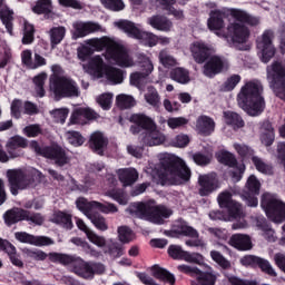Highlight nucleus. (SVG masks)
Wrapping results in <instances>:
<instances>
[{"mask_svg": "<svg viewBox=\"0 0 285 285\" xmlns=\"http://www.w3.org/2000/svg\"><path fill=\"white\" fill-rule=\"evenodd\" d=\"M264 87L262 82L257 80H250L246 82L237 95V101L239 108L244 110L249 117H259L266 108V101L264 100Z\"/></svg>", "mask_w": 285, "mask_h": 285, "instance_id": "1", "label": "nucleus"}, {"mask_svg": "<svg viewBox=\"0 0 285 285\" xmlns=\"http://www.w3.org/2000/svg\"><path fill=\"white\" fill-rule=\"evenodd\" d=\"M126 213L131 215V217H138L139 219H145V222H150L151 224H157L161 226L165 219H168L173 215V210L164 205H157L155 200H149L147 203H132L126 209Z\"/></svg>", "mask_w": 285, "mask_h": 285, "instance_id": "2", "label": "nucleus"}, {"mask_svg": "<svg viewBox=\"0 0 285 285\" xmlns=\"http://www.w3.org/2000/svg\"><path fill=\"white\" fill-rule=\"evenodd\" d=\"M129 121L130 124H135L129 128L131 135H139L142 130H146V137H148L150 141L145 138L144 144L159 146V144L164 141V139H161V134L157 130V124L146 114H132L129 117Z\"/></svg>", "mask_w": 285, "mask_h": 285, "instance_id": "3", "label": "nucleus"}, {"mask_svg": "<svg viewBox=\"0 0 285 285\" xmlns=\"http://www.w3.org/2000/svg\"><path fill=\"white\" fill-rule=\"evenodd\" d=\"M163 173L159 179H190L193 173L184 159L166 155L160 160Z\"/></svg>", "mask_w": 285, "mask_h": 285, "instance_id": "4", "label": "nucleus"}, {"mask_svg": "<svg viewBox=\"0 0 285 285\" xmlns=\"http://www.w3.org/2000/svg\"><path fill=\"white\" fill-rule=\"evenodd\" d=\"M29 147L39 157H45V159H51L55 161L56 166L63 167L70 164V157H68L66 149L58 144L41 147L39 141L31 140Z\"/></svg>", "mask_w": 285, "mask_h": 285, "instance_id": "5", "label": "nucleus"}, {"mask_svg": "<svg viewBox=\"0 0 285 285\" xmlns=\"http://www.w3.org/2000/svg\"><path fill=\"white\" fill-rule=\"evenodd\" d=\"M261 206L265 210L268 219L275 224H282L285 220V203L277 195L271 193L263 194Z\"/></svg>", "mask_w": 285, "mask_h": 285, "instance_id": "6", "label": "nucleus"}, {"mask_svg": "<svg viewBox=\"0 0 285 285\" xmlns=\"http://www.w3.org/2000/svg\"><path fill=\"white\" fill-rule=\"evenodd\" d=\"M218 204L222 208H227L229 216H224L222 212L209 213L210 219H223L224 222H230V219H239L243 217L242 205L232 199V195L228 191H223L218 195Z\"/></svg>", "mask_w": 285, "mask_h": 285, "instance_id": "7", "label": "nucleus"}, {"mask_svg": "<svg viewBox=\"0 0 285 285\" xmlns=\"http://www.w3.org/2000/svg\"><path fill=\"white\" fill-rule=\"evenodd\" d=\"M117 28L119 30H124L128 37H132L134 39H139L149 48H155L157 43H159V38L151 32L141 31L132 21L129 20H120L116 22Z\"/></svg>", "mask_w": 285, "mask_h": 285, "instance_id": "8", "label": "nucleus"}, {"mask_svg": "<svg viewBox=\"0 0 285 285\" xmlns=\"http://www.w3.org/2000/svg\"><path fill=\"white\" fill-rule=\"evenodd\" d=\"M267 79H269L271 88H273L276 97L285 101V67L279 61H274L267 68Z\"/></svg>", "mask_w": 285, "mask_h": 285, "instance_id": "9", "label": "nucleus"}, {"mask_svg": "<svg viewBox=\"0 0 285 285\" xmlns=\"http://www.w3.org/2000/svg\"><path fill=\"white\" fill-rule=\"evenodd\" d=\"M216 159L223 166L234 169L232 171V177L234 179H242V177H244V173H246V165L244 163L239 164L235 154L223 149L216 154Z\"/></svg>", "mask_w": 285, "mask_h": 285, "instance_id": "10", "label": "nucleus"}, {"mask_svg": "<svg viewBox=\"0 0 285 285\" xmlns=\"http://www.w3.org/2000/svg\"><path fill=\"white\" fill-rule=\"evenodd\" d=\"M178 271L196 277L193 285H215V282H217V276L213 274V268L208 265L206 266V272H202L199 268L190 267L188 265H179Z\"/></svg>", "mask_w": 285, "mask_h": 285, "instance_id": "11", "label": "nucleus"}, {"mask_svg": "<svg viewBox=\"0 0 285 285\" xmlns=\"http://www.w3.org/2000/svg\"><path fill=\"white\" fill-rule=\"evenodd\" d=\"M275 38V32L268 29L265 30L262 35V39L257 42V48L261 51V60L263 63H268L271 59L275 57V45H273V39Z\"/></svg>", "mask_w": 285, "mask_h": 285, "instance_id": "12", "label": "nucleus"}, {"mask_svg": "<svg viewBox=\"0 0 285 285\" xmlns=\"http://www.w3.org/2000/svg\"><path fill=\"white\" fill-rule=\"evenodd\" d=\"M174 232L177 233L178 235H184L185 237L191 238L186 240L185 243L186 246L200 247V248H204V246H206V243L204 242V239L199 238V233L197 232V229L193 228L187 223L178 222L174 226Z\"/></svg>", "mask_w": 285, "mask_h": 285, "instance_id": "13", "label": "nucleus"}, {"mask_svg": "<svg viewBox=\"0 0 285 285\" xmlns=\"http://www.w3.org/2000/svg\"><path fill=\"white\" fill-rule=\"evenodd\" d=\"M107 55L109 59L115 61L116 66H119L120 68H130V66H132L130 57L128 56V51H126V48H124V46L117 42H114V45H111Z\"/></svg>", "mask_w": 285, "mask_h": 285, "instance_id": "14", "label": "nucleus"}, {"mask_svg": "<svg viewBox=\"0 0 285 285\" xmlns=\"http://www.w3.org/2000/svg\"><path fill=\"white\" fill-rule=\"evenodd\" d=\"M73 30L71 31V39L77 41V39H83V37H88V35H92V32H99L101 30V26L97 22H82L77 21L72 24Z\"/></svg>", "mask_w": 285, "mask_h": 285, "instance_id": "15", "label": "nucleus"}, {"mask_svg": "<svg viewBox=\"0 0 285 285\" xmlns=\"http://www.w3.org/2000/svg\"><path fill=\"white\" fill-rule=\"evenodd\" d=\"M224 68H226L224 58L220 56H212L203 67V75L208 77V79H214V77L224 72Z\"/></svg>", "mask_w": 285, "mask_h": 285, "instance_id": "16", "label": "nucleus"}, {"mask_svg": "<svg viewBox=\"0 0 285 285\" xmlns=\"http://www.w3.org/2000/svg\"><path fill=\"white\" fill-rule=\"evenodd\" d=\"M259 188H262V184L259 183V180H247L243 193V199H245L247 206L252 208H256V206H258L259 200H257V195H259Z\"/></svg>", "mask_w": 285, "mask_h": 285, "instance_id": "17", "label": "nucleus"}, {"mask_svg": "<svg viewBox=\"0 0 285 285\" xmlns=\"http://www.w3.org/2000/svg\"><path fill=\"white\" fill-rule=\"evenodd\" d=\"M6 148L11 159L23 157V149L28 148V139L19 135L12 136L7 141Z\"/></svg>", "mask_w": 285, "mask_h": 285, "instance_id": "18", "label": "nucleus"}, {"mask_svg": "<svg viewBox=\"0 0 285 285\" xmlns=\"http://www.w3.org/2000/svg\"><path fill=\"white\" fill-rule=\"evenodd\" d=\"M14 237L21 244H30L31 246H52L55 240L48 236H35L32 234H28L26 232H17Z\"/></svg>", "mask_w": 285, "mask_h": 285, "instance_id": "19", "label": "nucleus"}, {"mask_svg": "<svg viewBox=\"0 0 285 285\" xmlns=\"http://www.w3.org/2000/svg\"><path fill=\"white\" fill-rule=\"evenodd\" d=\"M227 35L234 43H246L250 37V30L245 24L234 22L227 27Z\"/></svg>", "mask_w": 285, "mask_h": 285, "instance_id": "20", "label": "nucleus"}, {"mask_svg": "<svg viewBox=\"0 0 285 285\" xmlns=\"http://www.w3.org/2000/svg\"><path fill=\"white\" fill-rule=\"evenodd\" d=\"M190 52L196 63H206V60L213 56V48L204 41H195L190 46Z\"/></svg>", "mask_w": 285, "mask_h": 285, "instance_id": "21", "label": "nucleus"}, {"mask_svg": "<svg viewBox=\"0 0 285 285\" xmlns=\"http://www.w3.org/2000/svg\"><path fill=\"white\" fill-rule=\"evenodd\" d=\"M230 17H233L235 21L249 26L250 28H257V26L262 23V18L259 16L250 14L240 9H232Z\"/></svg>", "mask_w": 285, "mask_h": 285, "instance_id": "22", "label": "nucleus"}, {"mask_svg": "<svg viewBox=\"0 0 285 285\" xmlns=\"http://www.w3.org/2000/svg\"><path fill=\"white\" fill-rule=\"evenodd\" d=\"M75 220L77 228H79V230H82V233L86 234L87 239L91 244H95V246H98V248H104V246H106V238L104 236H99L92 229L88 228V225H86L83 219L76 217Z\"/></svg>", "mask_w": 285, "mask_h": 285, "instance_id": "23", "label": "nucleus"}, {"mask_svg": "<svg viewBox=\"0 0 285 285\" xmlns=\"http://www.w3.org/2000/svg\"><path fill=\"white\" fill-rule=\"evenodd\" d=\"M89 148L92 153H96V155L104 156L106 148H108V138L100 131H95L89 138Z\"/></svg>", "mask_w": 285, "mask_h": 285, "instance_id": "24", "label": "nucleus"}, {"mask_svg": "<svg viewBox=\"0 0 285 285\" xmlns=\"http://www.w3.org/2000/svg\"><path fill=\"white\" fill-rule=\"evenodd\" d=\"M40 184L39 179H10L9 187L12 195H19V190H30L37 188Z\"/></svg>", "mask_w": 285, "mask_h": 285, "instance_id": "25", "label": "nucleus"}, {"mask_svg": "<svg viewBox=\"0 0 285 285\" xmlns=\"http://www.w3.org/2000/svg\"><path fill=\"white\" fill-rule=\"evenodd\" d=\"M142 68H145L144 71H136L130 75V83H131V86H135L136 88H141V86H144V81H146V79H148V76L155 69V67L153 66V62L150 60L145 62V65H142Z\"/></svg>", "mask_w": 285, "mask_h": 285, "instance_id": "26", "label": "nucleus"}, {"mask_svg": "<svg viewBox=\"0 0 285 285\" xmlns=\"http://www.w3.org/2000/svg\"><path fill=\"white\" fill-rule=\"evenodd\" d=\"M236 250H253V240L246 234H234L228 242Z\"/></svg>", "mask_w": 285, "mask_h": 285, "instance_id": "27", "label": "nucleus"}, {"mask_svg": "<svg viewBox=\"0 0 285 285\" xmlns=\"http://www.w3.org/2000/svg\"><path fill=\"white\" fill-rule=\"evenodd\" d=\"M224 19H226V12L218 9L212 10L207 20V27L212 31L222 30L225 26Z\"/></svg>", "mask_w": 285, "mask_h": 285, "instance_id": "28", "label": "nucleus"}, {"mask_svg": "<svg viewBox=\"0 0 285 285\" xmlns=\"http://www.w3.org/2000/svg\"><path fill=\"white\" fill-rule=\"evenodd\" d=\"M72 271L76 275H79V277H83V279H92L91 264L80 257L76 258Z\"/></svg>", "mask_w": 285, "mask_h": 285, "instance_id": "29", "label": "nucleus"}, {"mask_svg": "<svg viewBox=\"0 0 285 285\" xmlns=\"http://www.w3.org/2000/svg\"><path fill=\"white\" fill-rule=\"evenodd\" d=\"M148 23L160 32H170V28H173V22L164 16H153L148 18Z\"/></svg>", "mask_w": 285, "mask_h": 285, "instance_id": "30", "label": "nucleus"}, {"mask_svg": "<svg viewBox=\"0 0 285 285\" xmlns=\"http://www.w3.org/2000/svg\"><path fill=\"white\" fill-rule=\"evenodd\" d=\"M196 128L200 132V135L209 137V135H213V132H215V120H213V118L208 116H200L197 119Z\"/></svg>", "mask_w": 285, "mask_h": 285, "instance_id": "31", "label": "nucleus"}, {"mask_svg": "<svg viewBox=\"0 0 285 285\" xmlns=\"http://www.w3.org/2000/svg\"><path fill=\"white\" fill-rule=\"evenodd\" d=\"M88 46L90 48H94L97 52H101V50H106L107 55L110 52V48H112V45L115 41L108 37L102 38H92L87 41Z\"/></svg>", "mask_w": 285, "mask_h": 285, "instance_id": "32", "label": "nucleus"}, {"mask_svg": "<svg viewBox=\"0 0 285 285\" xmlns=\"http://www.w3.org/2000/svg\"><path fill=\"white\" fill-rule=\"evenodd\" d=\"M88 119V121H92V119H97V114L91 108H77L70 117L71 124H80L81 118Z\"/></svg>", "mask_w": 285, "mask_h": 285, "instance_id": "33", "label": "nucleus"}, {"mask_svg": "<svg viewBox=\"0 0 285 285\" xmlns=\"http://www.w3.org/2000/svg\"><path fill=\"white\" fill-rule=\"evenodd\" d=\"M169 77L173 81H176L177 83H190V71L183 67H176L171 69L169 72Z\"/></svg>", "mask_w": 285, "mask_h": 285, "instance_id": "34", "label": "nucleus"}, {"mask_svg": "<svg viewBox=\"0 0 285 285\" xmlns=\"http://www.w3.org/2000/svg\"><path fill=\"white\" fill-rule=\"evenodd\" d=\"M27 210L20 208H13L3 215L4 222L8 226H12V224H17L18 222L26 220Z\"/></svg>", "mask_w": 285, "mask_h": 285, "instance_id": "35", "label": "nucleus"}, {"mask_svg": "<svg viewBox=\"0 0 285 285\" xmlns=\"http://www.w3.org/2000/svg\"><path fill=\"white\" fill-rule=\"evenodd\" d=\"M199 184V195L206 197V195H210L214 190H217L222 187L219 180L217 179H200L198 180Z\"/></svg>", "mask_w": 285, "mask_h": 285, "instance_id": "36", "label": "nucleus"}, {"mask_svg": "<svg viewBox=\"0 0 285 285\" xmlns=\"http://www.w3.org/2000/svg\"><path fill=\"white\" fill-rule=\"evenodd\" d=\"M233 148L236 150L242 161H249V159L253 160V157H257L255 156V149L246 144L235 142Z\"/></svg>", "mask_w": 285, "mask_h": 285, "instance_id": "37", "label": "nucleus"}, {"mask_svg": "<svg viewBox=\"0 0 285 285\" xmlns=\"http://www.w3.org/2000/svg\"><path fill=\"white\" fill-rule=\"evenodd\" d=\"M151 275L160 282H166L167 284L175 285V275L168 272L166 268L154 266L151 267Z\"/></svg>", "mask_w": 285, "mask_h": 285, "instance_id": "38", "label": "nucleus"}, {"mask_svg": "<svg viewBox=\"0 0 285 285\" xmlns=\"http://www.w3.org/2000/svg\"><path fill=\"white\" fill-rule=\"evenodd\" d=\"M224 119L227 126H232L234 130L236 128H244L245 122L242 116L235 111H224Z\"/></svg>", "mask_w": 285, "mask_h": 285, "instance_id": "39", "label": "nucleus"}, {"mask_svg": "<svg viewBox=\"0 0 285 285\" xmlns=\"http://www.w3.org/2000/svg\"><path fill=\"white\" fill-rule=\"evenodd\" d=\"M50 37V43L51 48H56V46H59L66 38V27L59 26V27H52L49 31Z\"/></svg>", "mask_w": 285, "mask_h": 285, "instance_id": "40", "label": "nucleus"}, {"mask_svg": "<svg viewBox=\"0 0 285 285\" xmlns=\"http://www.w3.org/2000/svg\"><path fill=\"white\" fill-rule=\"evenodd\" d=\"M97 200L88 202V199L80 197L76 200V206L80 213L85 214V216L89 217L96 210Z\"/></svg>", "mask_w": 285, "mask_h": 285, "instance_id": "41", "label": "nucleus"}, {"mask_svg": "<svg viewBox=\"0 0 285 285\" xmlns=\"http://www.w3.org/2000/svg\"><path fill=\"white\" fill-rule=\"evenodd\" d=\"M51 90L53 91L55 97L63 99L66 90V77L56 76L51 80Z\"/></svg>", "mask_w": 285, "mask_h": 285, "instance_id": "42", "label": "nucleus"}, {"mask_svg": "<svg viewBox=\"0 0 285 285\" xmlns=\"http://www.w3.org/2000/svg\"><path fill=\"white\" fill-rule=\"evenodd\" d=\"M106 63H104V58L101 56H96L88 61V69L101 77L106 72Z\"/></svg>", "mask_w": 285, "mask_h": 285, "instance_id": "43", "label": "nucleus"}, {"mask_svg": "<svg viewBox=\"0 0 285 285\" xmlns=\"http://www.w3.org/2000/svg\"><path fill=\"white\" fill-rule=\"evenodd\" d=\"M105 76L111 83H122L124 81V71L115 67L107 66L105 68Z\"/></svg>", "mask_w": 285, "mask_h": 285, "instance_id": "44", "label": "nucleus"}, {"mask_svg": "<svg viewBox=\"0 0 285 285\" xmlns=\"http://www.w3.org/2000/svg\"><path fill=\"white\" fill-rule=\"evenodd\" d=\"M35 14H52V0H37L36 6L32 7Z\"/></svg>", "mask_w": 285, "mask_h": 285, "instance_id": "45", "label": "nucleus"}, {"mask_svg": "<svg viewBox=\"0 0 285 285\" xmlns=\"http://www.w3.org/2000/svg\"><path fill=\"white\" fill-rule=\"evenodd\" d=\"M87 218L91 222V224L97 228V230L106 232L108 230V223L106 218L99 213H92Z\"/></svg>", "mask_w": 285, "mask_h": 285, "instance_id": "46", "label": "nucleus"}, {"mask_svg": "<svg viewBox=\"0 0 285 285\" xmlns=\"http://www.w3.org/2000/svg\"><path fill=\"white\" fill-rule=\"evenodd\" d=\"M252 161H253L256 170H258V173H262L263 175H273L275 173L273 165L264 163V160H262V158H259L257 156L253 157Z\"/></svg>", "mask_w": 285, "mask_h": 285, "instance_id": "47", "label": "nucleus"}, {"mask_svg": "<svg viewBox=\"0 0 285 285\" xmlns=\"http://www.w3.org/2000/svg\"><path fill=\"white\" fill-rule=\"evenodd\" d=\"M116 104L121 110H128L129 108H135L137 102L132 96L121 94L116 97Z\"/></svg>", "mask_w": 285, "mask_h": 285, "instance_id": "48", "label": "nucleus"}, {"mask_svg": "<svg viewBox=\"0 0 285 285\" xmlns=\"http://www.w3.org/2000/svg\"><path fill=\"white\" fill-rule=\"evenodd\" d=\"M242 81V76L234 73L229 76L226 81L220 86L222 92H233L237 85Z\"/></svg>", "mask_w": 285, "mask_h": 285, "instance_id": "49", "label": "nucleus"}, {"mask_svg": "<svg viewBox=\"0 0 285 285\" xmlns=\"http://www.w3.org/2000/svg\"><path fill=\"white\" fill-rule=\"evenodd\" d=\"M68 97H79V87H77V82L75 80L65 78L63 99H66Z\"/></svg>", "mask_w": 285, "mask_h": 285, "instance_id": "50", "label": "nucleus"}, {"mask_svg": "<svg viewBox=\"0 0 285 285\" xmlns=\"http://www.w3.org/2000/svg\"><path fill=\"white\" fill-rule=\"evenodd\" d=\"M107 196L110 197L111 199H114V202H117V204H119L120 206H127L129 198L128 195L126 193H124V190L118 189V190H109L107 193Z\"/></svg>", "mask_w": 285, "mask_h": 285, "instance_id": "51", "label": "nucleus"}, {"mask_svg": "<svg viewBox=\"0 0 285 285\" xmlns=\"http://www.w3.org/2000/svg\"><path fill=\"white\" fill-rule=\"evenodd\" d=\"M118 239L122 244H129V242L135 239V233L128 226H120L118 227Z\"/></svg>", "mask_w": 285, "mask_h": 285, "instance_id": "52", "label": "nucleus"}, {"mask_svg": "<svg viewBox=\"0 0 285 285\" xmlns=\"http://www.w3.org/2000/svg\"><path fill=\"white\" fill-rule=\"evenodd\" d=\"M53 222L56 224H61L62 226H66V228H72V215L70 214L57 212L53 215Z\"/></svg>", "mask_w": 285, "mask_h": 285, "instance_id": "53", "label": "nucleus"}, {"mask_svg": "<svg viewBox=\"0 0 285 285\" xmlns=\"http://www.w3.org/2000/svg\"><path fill=\"white\" fill-rule=\"evenodd\" d=\"M33 41H35V26H32L30 22H24L22 43L23 46H30V43H32Z\"/></svg>", "mask_w": 285, "mask_h": 285, "instance_id": "54", "label": "nucleus"}, {"mask_svg": "<svg viewBox=\"0 0 285 285\" xmlns=\"http://www.w3.org/2000/svg\"><path fill=\"white\" fill-rule=\"evenodd\" d=\"M67 139H68V142L71 146H75L76 148H79V146H83V144L86 141V139L83 138L81 132L75 131V130L67 132Z\"/></svg>", "mask_w": 285, "mask_h": 285, "instance_id": "55", "label": "nucleus"}, {"mask_svg": "<svg viewBox=\"0 0 285 285\" xmlns=\"http://www.w3.org/2000/svg\"><path fill=\"white\" fill-rule=\"evenodd\" d=\"M116 173L118 175V179H139V171L132 167L120 168Z\"/></svg>", "mask_w": 285, "mask_h": 285, "instance_id": "56", "label": "nucleus"}, {"mask_svg": "<svg viewBox=\"0 0 285 285\" xmlns=\"http://www.w3.org/2000/svg\"><path fill=\"white\" fill-rule=\"evenodd\" d=\"M158 59L164 68H171L173 66H177V60L175 57L170 56V53H168L166 50H161L159 52Z\"/></svg>", "mask_w": 285, "mask_h": 285, "instance_id": "57", "label": "nucleus"}, {"mask_svg": "<svg viewBox=\"0 0 285 285\" xmlns=\"http://www.w3.org/2000/svg\"><path fill=\"white\" fill-rule=\"evenodd\" d=\"M94 206H96V210H100V213H104L105 215L119 213V208H117V205L112 203L102 204V203L96 202L94 203Z\"/></svg>", "mask_w": 285, "mask_h": 285, "instance_id": "58", "label": "nucleus"}, {"mask_svg": "<svg viewBox=\"0 0 285 285\" xmlns=\"http://www.w3.org/2000/svg\"><path fill=\"white\" fill-rule=\"evenodd\" d=\"M100 1L107 10H111L112 12H120V10H124V8H126V4H124L122 0H100Z\"/></svg>", "mask_w": 285, "mask_h": 285, "instance_id": "59", "label": "nucleus"}, {"mask_svg": "<svg viewBox=\"0 0 285 285\" xmlns=\"http://www.w3.org/2000/svg\"><path fill=\"white\" fill-rule=\"evenodd\" d=\"M257 266L261 268L263 273L269 275V277H277V272H275V268L273 267L271 262L259 257Z\"/></svg>", "mask_w": 285, "mask_h": 285, "instance_id": "60", "label": "nucleus"}, {"mask_svg": "<svg viewBox=\"0 0 285 285\" xmlns=\"http://www.w3.org/2000/svg\"><path fill=\"white\" fill-rule=\"evenodd\" d=\"M210 257H212L213 262H215L216 264H218V266H220V268H224V269L230 268V262L228 259H226V257H224V255H222V253H219L217 250H212Z\"/></svg>", "mask_w": 285, "mask_h": 285, "instance_id": "61", "label": "nucleus"}, {"mask_svg": "<svg viewBox=\"0 0 285 285\" xmlns=\"http://www.w3.org/2000/svg\"><path fill=\"white\" fill-rule=\"evenodd\" d=\"M145 99L149 106L157 108L159 106V92L154 87L148 88V92L145 95Z\"/></svg>", "mask_w": 285, "mask_h": 285, "instance_id": "62", "label": "nucleus"}, {"mask_svg": "<svg viewBox=\"0 0 285 285\" xmlns=\"http://www.w3.org/2000/svg\"><path fill=\"white\" fill-rule=\"evenodd\" d=\"M97 104L102 110H110V108H112V94H102L98 96Z\"/></svg>", "mask_w": 285, "mask_h": 285, "instance_id": "63", "label": "nucleus"}, {"mask_svg": "<svg viewBox=\"0 0 285 285\" xmlns=\"http://www.w3.org/2000/svg\"><path fill=\"white\" fill-rule=\"evenodd\" d=\"M23 135L29 138L39 137V135H43V129L39 124L28 125L23 128Z\"/></svg>", "mask_w": 285, "mask_h": 285, "instance_id": "64", "label": "nucleus"}]
</instances>
